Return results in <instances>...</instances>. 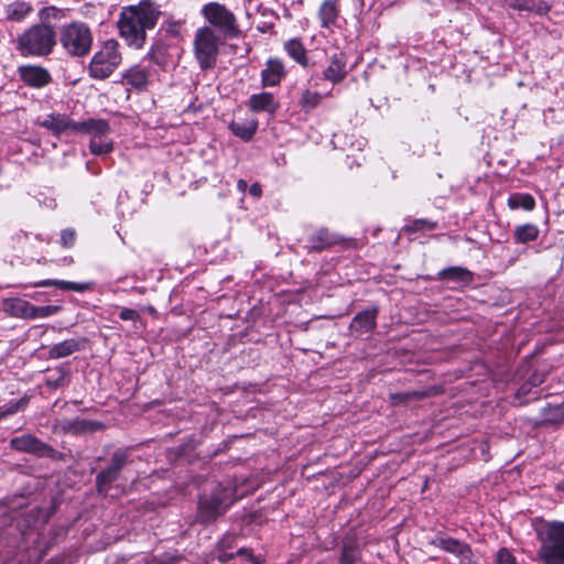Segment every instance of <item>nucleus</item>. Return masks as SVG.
<instances>
[{
    "label": "nucleus",
    "mask_w": 564,
    "mask_h": 564,
    "mask_svg": "<svg viewBox=\"0 0 564 564\" xmlns=\"http://www.w3.org/2000/svg\"><path fill=\"white\" fill-rule=\"evenodd\" d=\"M161 15V6L153 0H140L138 4L123 7L117 22L120 36L129 46L142 48L147 31L156 26Z\"/></svg>",
    "instance_id": "1"
},
{
    "label": "nucleus",
    "mask_w": 564,
    "mask_h": 564,
    "mask_svg": "<svg viewBox=\"0 0 564 564\" xmlns=\"http://www.w3.org/2000/svg\"><path fill=\"white\" fill-rule=\"evenodd\" d=\"M121 54L116 41H107L91 57L88 74L91 78L104 80L112 75L121 63Z\"/></svg>",
    "instance_id": "8"
},
{
    "label": "nucleus",
    "mask_w": 564,
    "mask_h": 564,
    "mask_svg": "<svg viewBox=\"0 0 564 564\" xmlns=\"http://www.w3.org/2000/svg\"><path fill=\"white\" fill-rule=\"evenodd\" d=\"M264 521L265 519L263 518L260 510L248 512L242 517V522L247 525H250L252 523L261 525Z\"/></svg>",
    "instance_id": "47"
},
{
    "label": "nucleus",
    "mask_w": 564,
    "mask_h": 564,
    "mask_svg": "<svg viewBox=\"0 0 564 564\" xmlns=\"http://www.w3.org/2000/svg\"><path fill=\"white\" fill-rule=\"evenodd\" d=\"M29 402H30V397L28 394H24L19 400L10 401L4 406L0 408V420L7 417L9 415L15 414L17 412H19L21 410H24L28 406Z\"/></svg>",
    "instance_id": "39"
},
{
    "label": "nucleus",
    "mask_w": 564,
    "mask_h": 564,
    "mask_svg": "<svg viewBox=\"0 0 564 564\" xmlns=\"http://www.w3.org/2000/svg\"><path fill=\"white\" fill-rule=\"evenodd\" d=\"M564 423V402L549 404L541 410V417L535 422L536 427L560 426Z\"/></svg>",
    "instance_id": "23"
},
{
    "label": "nucleus",
    "mask_w": 564,
    "mask_h": 564,
    "mask_svg": "<svg viewBox=\"0 0 564 564\" xmlns=\"http://www.w3.org/2000/svg\"><path fill=\"white\" fill-rule=\"evenodd\" d=\"M217 560L220 563H227L236 557V553L229 551H217Z\"/></svg>",
    "instance_id": "53"
},
{
    "label": "nucleus",
    "mask_w": 564,
    "mask_h": 564,
    "mask_svg": "<svg viewBox=\"0 0 564 564\" xmlns=\"http://www.w3.org/2000/svg\"><path fill=\"white\" fill-rule=\"evenodd\" d=\"M273 26H274V24H273V23H270V24L264 23V25H263V26H261V28H258V30H259L260 32H262V33H265L268 30L273 29Z\"/></svg>",
    "instance_id": "56"
},
{
    "label": "nucleus",
    "mask_w": 564,
    "mask_h": 564,
    "mask_svg": "<svg viewBox=\"0 0 564 564\" xmlns=\"http://www.w3.org/2000/svg\"><path fill=\"white\" fill-rule=\"evenodd\" d=\"M10 448L15 452L33 455L37 458H50L55 462L64 460L63 453L32 434H23L11 438Z\"/></svg>",
    "instance_id": "11"
},
{
    "label": "nucleus",
    "mask_w": 564,
    "mask_h": 564,
    "mask_svg": "<svg viewBox=\"0 0 564 564\" xmlns=\"http://www.w3.org/2000/svg\"><path fill=\"white\" fill-rule=\"evenodd\" d=\"M74 133L87 134L90 138L107 137L111 132L108 120L102 118H88L83 121H74Z\"/></svg>",
    "instance_id": "18"
},
{
    "label": "nucleus",
    "mask_w": 564,
    "mask_h": 564,
    "mask_svg": "<svg viewBox=\"0 0 564 564\" xmlns=\"http://www.w3.org/2000/svg\"><path fill=\"white\" fill-rule=\"evenodd\" d=\"M106 429V425L100 421L87 420V419H74L66 423L64 426L65 432L80 435L86 433H95L97 431H102Z\"/></svg>",
    "instance_id": "27"
},
{
    "label": "nucleus",
    "mask_w": 564,
    "mask_h": 564,
    "mask_svg": "<svg viewBox=\"0 0 564 564\" xmlns=\"http://www.w3.org/2000/svg\"><path fill=\"white\" fill-rule=\"evenodd\" d=\"M514 10L535 12L540 15L546 14L550 11V6L544 1L521 0V4H514Z\"/></svg>",
    "instance_id": "40"
},
{
    "label": "nucleus",
    "mask_w": 564,
    "mask_h": 564,
    "mask_svg": "<svg viewBox=\"0 0 564 564\" xmlns=\"http://www.w3.org/2000/svg\"><path fill=\"white\" fill-rule=\"evenodd\" d=\"M506 2L512 9H514V4H521V0H506Z\"/></svg>",
    "instance_id": "57"
},
{
    "label": "nucleus",
    "mask_w": 564,
    "mask_h": 564,
    "mask_svg": "<svg viewBox=\"0 0 564 564\" xmlns=\"http://www.w3.org/2000/svg\"><path fill=\"white\" fill-rule=\"evenodd\" d=\"M361 558V550L354 535H346L343 539L338 564H356Z\"/></svg>",
    "instance_id": "26"
},
{
    "label": "nucleus",
    "mask_w": 564,
    "mask_h": 564,
    "mask_svg": "<svg viewBox=\"0 0 564 564\" xmlns=\"http://www.w3.org/2000/svg\"><path fill=\"white\" fill-rule=\"evenodd\" d=\"M288 76V69L283 59L270 57L261 70L260 78L262 87H275Z\"/></svg>",
    "instance_id": "16"
},
{
    "label": "nucleus",
    "mask_w": 564,
    "mask_h": 564,
    "mask_svg": "<svg viewBox=\"0 0 564 564\" xmlns=\"http://www.w3.org/2000/svg\"><path fill=\"white\" fill-rule=\"evenodd\" d=\"M323 100V95L316 90L304 89L299 98V106L304 113L314 111Z\"/></svg>",
    "instance_id": "34"
},
{
    "label": "nucleus",
    "mask_w": 564,
    "mask_h": 564,
    "mask_svg": "<svg viewBox=\"0 0 564 564\" xmlns=\"http://www.w3.org/2000/svg\"><path fill=\"white\" fill-rule=\"evenodd\" d=\"M122 78L127 85L139 91L145 90L149 85V72L139 65L127 69L123 73Z\"/></svg>",
    "instance_id": "29"
},
{
    "label": "nucleus",
    "mask_w": 564,
    "mask_h": 564,
    "mask_svg": "<svg viewBox=\"0 0 564 564\" xmlns=\"http://www.w3.org/2000/svg\"><path fill=\"white\" fill-rule=\"evenodd\" d=\"M237 188H238V191H240V192H246V191H247V188H248V183H247V181H245V180H242V178L238 180V182H237Z\"/></svg>",
    "instance_id": "55"
},
{
    "label": "nucleus",
    "mask_w": 564,
    "mask_h": 564,
    "mask_svg": "<svg viewBox=\"0 0 564 564\" xmlns=\"http://www.w3.org/2000/svg\"><path fill=\"white\" fill-rule=\"evenodd\" d=\"M430 544L455 555L459 558L460 564H478L474 561V552L470 544L448 536L444 532H437L430 541Z\"/></svg>",
    "instance_id": "12"
},
{
    "label": "nucleus",
    "mask_w": 564,
    "mask_h": 564,
    "mask_svg": "<svg viewBox=\"0 0 564 564\" xmlns=\"http://www.w3.org/2000/svg\"><path fill=\"white\" fill-rule=\"evenodd\" d=\"M18 75L25 86L35 89H41L52 83V75L41 65H21L18 67Z\"/></svg>",
    "instance_id": "13"
},
{
    "label": "nucleus",
    "mask_w": 564,
    "mask_h": 564,
    "mask_svg": "<svg viewBox=\"0 0 564 564\" xmlns=\"http://www.w3.org/2000/svg\"><path fill=\"white\" fill-rule=\"evenodd\" d=\"M23 313L30 318H44L56 314L61 307L55 305L35 306L25 301H19Z\"/></svg>",
    "instance_id": "33"
},
{
    "label": "nucleus",
    "mask_w": 564,
    "mask_h": 564,
    "mask_svg": "<svg viewBox=\"0 0 564 564\" xmlns=\"http://www.w3.org/2000/svg\"><path fill=\"white\" fill-rule=\"evenodd\" d=\"M445 392V388L442 384L431 386L423 390L395 392L390 394V401L393 405H404L411 401H420L431 397L441 395Z\"/></svg>",
    "instance_id": "17"
},
{
    "label": "nucleus",
    "mask_w": 564,
    "mask_h": 564,
    "mask_svg": "<svg viewBox=\"0 0 564 564\" xmlns=\"http://www.w3.org/2000/svg\"><path fill=\"white\" fill-rule=\"evenodd\" d=\"M119 318L122 319V321H139L141 319V316L140 314L133 310V308H128V307H123L120 313H119Z\"/></svg>",
    "instance_id": "50"
},
{
    "label": "nucleus",
    "mask_w": 564,
    "mask_h": 564,
    "mask_svg": "<svg viewBox=\"0 0 564 564\" xmlns=\"http://www.w3.org/2000/svg\"><path fill=\"white\" fill-rule=\"evenodd\" d=\"M283 50L286 53V55L297 63L303 68L311 67V62L308 57V51L305 47L302 39L300 37H292L284 42Z\"/></svg>",
    "instance_id": "21"
},
{
    "label": "nucleus",
    "mask_w": 564,
    "mask_h": 564,
    "mask_svg": "<svg viewBox=\"0 0 564 564\" xmlns=\"http://www.w3.org/2000/svg\"><path fill=\"white\" fill-rule=\"evenodd\" d=\"M451 3H454V4H459L462 3L464 0H448Z\"/></svg>",
    "instance_id": "59"
},
{
    "label": "nucleus",
    "mask_w": 564,
    "mask_h": 564,
    "mask_svg": "<svg viewBox=\"0 0 564 564\" xmlns=\"http://www.w3.org/2000/svg\"><path fill=\"white\" fill-rule=\"evenodd\" d=\"M337 246L351 248L356 246V241L345 238L327 227L311 228L305 236L304 248L308 254L322 253Z\"/></svg>",
    "instance_id": "9"
},
{
    "label": "nucleus",
    "mask_w": 564,
    "mask_h": 564,
    "mask_svg": "<svg viewBox=\"0 0 564 564\" xmlns=\"http://www.w3.org/2000/svg\"><path fill=\"white\" fill-rule=\"evenodd\" d=\"M507 205L510 209L522 208L531 212L535 208V199L529 193H513L509 195Z\"/></svg>",
    "instance_id": "37"
},
{
    "label": "nucleus",
    "mask_w": 564,
    "mask_h": 564,
    "mask_svg": "<svg viewBox=\"0 0 564 564\" xmlns=\"http://www.w3.org/2000/svg\"><path fill=\"white\" fill-rule=\"evenodd\" d=\"M249 194L256 198H260L262 196V187L260 183L256 182L249 187Z\"/></svg>",
    "instance_id": "54"
},
{
    "label": "nucleus",
    "mask_w": 564,
    "mask_h": 564,
    "mask_svg": "<svg viewBox=\"0 0 564 564\" xmlns=\"http://www.w3.org/2000/svg\"><path fill=\"white\" fill-rule=\"evenodd\" d=\"M178 560V556H166L165 558L144 557L143 564H175Z\"/></svg>",
    "instance_id": "51"
},
{
    "label": "nucleus",
    "mask_w": 564,
    "mask_h": 564,
    "mask_svg": "<svg viewBox=\"0 0 564 564\" xmlns=\"http://www.w3.org/2000/svg\"><path fill=\"white\" fill-rule=\"evenodd\" d=\"M555 488L564 494V478L555 485Z\"/></svg>",
    "instance_id": "58"
},
{
    "label": "nucleus",
    "mask_w": 564,
    "mask_h": 564,
    "mask_svg": "<svg viewBox=\"0 0 564 564\" xmlns=\"http://www.w3.org/2000/svg\"><path fill=\"white\" fill-rule=\"evenodd\" d=\"M77 239L76 230L73 228H65L61 231L59 243L65 249H70L75 246Z\"/></svg>",
    "instance_id": "44"
},
{
    "label": "nucleus",
    "mask_w": 564,
    "mask_h": 564,
    "mask_svg": "<svg viewBox=\"0 0 564 564\" xmlns=\"http://www.w3.org/2000/svg\"><path fill=\"white\" fill-rule=\"evenodd\" d=\"M194 54L202 70L213 69L219 54V37L209 26L199 28L194 37Z\"/></svg>",
    "instance_id": "7"
},
{
    "label": "nucleus",
    "mask_w": 564,
    "mask_h": 564,
    "mask_svg": "<svg viewBox=\"0 0 564 564\" xmlns=\"http://www.w3.org/2000/svg\"><path fill=\"white\" fill-rule=\"evenodd\" d=\"M33 12V6L23 0H17L6 7V19L9 22H22Z\"/></svg>",
    "instance_id": "31"
},
{
    "label": "nucleus",
    "mask_w": 564,
    "mask_h": 564,
    "mask_svg": "<svg viewBox=\"0 0 564 564\" xmlns=\"http://www.w3.org/2000/svg\"><path fill=\"white\" fill-rule=\"evenodd\" d=\"M238 500L237 489L230 485L217 484L209 494L199 496L197 519L202 524H210L223 517Z\"/></svg>",
    "instance_id": "2"
},
{
    "label": "nucleus",
    "mask_w": 564,
    "mask_h": 564,
    "mask_svg": "<svg viewBox=\"0 0 564 564\" xmlns=\"http://www.w3.org/2000/svg\"><path fill=\"white\" fill-rule=\"evenodd\" d=\"M496 564H518L517 557L508 547H500L495 556Z\"/></svg>",
    "instance_id": "43"
},
{
    "label": "nucleus",
    "mask_w": 564,
    "mask_h": 564,
    "mask_svg": "<svg viewBox=\"0 0 564 564\" xmlns=\"http://www.w3.org/2000/svg\"><path fill=\"white\" fill-rule=\"evenodd\" d=\"M67 10L54 6L44 7L39 11V22L41 26L48 31H56L59 23L66 18Z\"/></svg>",
    "instance_id": "22"
},
{
    "label": "nucleus",
    "mask_w": 564,
    "mask_h": 564,
    "mask_svg": "<svg viewBox=\"0 0 564 564\" xmlns=\"http://www.w3.org/2000/svg\"><path fill=\"white\" fill-rule=\"evenodd\" d=\"M37 288H48V286H55L63 291H74L78 293H84L88 290H90L94 286L93 282H69L64 280H42L39 282H35L33 284Z\"/></svg>",
    "instance_id": "30"
},
{
    "label": "nucleus",
    "mask_w": 564,
    "mask_h": 564,
    "mask_svg": "<svg viewBox=\"0 0 564 564\" xmlns=\"http://www.w3.org/2000/svg\"><path fill=\"white\" fill-rule=\"evenodd\" d=\"M89 151L94 155H105L113 151V141L107 137L90 138Z\"/></svg>",
    "instance_id": "38"
},
{
    "label": "nucleus",
    "mask_w": 564,
    "mask_h": 564,
    "mask_svg": "<svg viewBox=\"0 0 564 564\" xmlns=\"http://www.w3.org/2000/svg\"><path fill=\"white\" fill-rule=\"evenodd\" d=\"M549 372L546 370H534L528 380L531 382V386H534V388L540 387L542 383L545 382L547 378Z\"/></svg>",
    "instance_id": "48"
},
{
    "label": "nucleus",
    "mask_w": 564,
    "mask_h": 564,
    "mask_svg": "<svg viewBox=\"0 0 564 564\" xmlns=\"http://www.w3.org/2000/svg\"><path fill=\"white\" fill-rule=\"evenodd\" d=\"M379 312L378 306L358 312L349 324L350 334L359 337L373 332L377 327Z\"/></svg>",
    "instance_id": "15"
},
{
    "label": "nucleus",
    "mask_w": 564,
    "mask_h": 564,
    "mask_svg": "<svg viewBox=\"0 0 564 564\" xmlns=\"http://www.w3.org/2000/svg\"><path fill=\"white\" fill-rule=\"evenodd\" d=\"M37 124L51 131L53 135L59 137L67 130L73 132L74 120L65 113H50Z\"/></svg>",
    "instance_id": "20"
},
{
    "label": "nucleus",
    "mask_w": 564,
    "mask_h": 564,
    "mask_svg": "<svg viewBox=\"0 0 564 564\" xmlns=\"http://www.w3.org/2000/svg\"><path fill=\"white\" fill-rule=\"evenodd\" d=\"M90 28L82 21H74L61 26L58 40L65 52L72 57H85L93 46Z\"/></svg>",
    "instance_id": "4"
},
{
    "label": "nucleus",
    "mask_w": 564,
    "mask_h": 564,
    "mask_svg": "<svg viewBox=\"0 0 564 564\" xmlns=\"http://www.w3.org/2000/svg\"><path fill=\"white\" fill-rule=\"evenodd\" d=\"M436 279L438 281L453 282L459 286H469L475 278L474 272L467 268L455 265L447 267L438 271Z\"/></svg>",
    "instance_id": "19"
},
{
    "label": "nucleus",
    "mask_w": 564,
    "mask_h": 564,
    "mask_svg": "<svg viewBox=\"0 0 564 564\" xmlns=\"http://www.w3.org/2000/svg\"><path fill=\"white\" fill-rule=\"evenodd\" d=\"M259 122L257 119L245 121H231L229 130L231 133L245 142L251 141L258 130Z\"/></svg>",
    "instance_id": "32"
},
{
    "label": "nucleus",
    "mask_w": 564,
    "mask_h": 564,
    "mask_svg": "<svg viewBox=\"0 0 564 564\" xmlns=\"http://www.w3.org/2000/svg\"><path fill=\"white\" fill-rule=\"evenodd\" d=\"M533 388L534 386H531V382L527 379L517 390L516 399L521 400L528 397L532 392Z\"/></svg>",
    "instance_id": "52"
},
{
    "label": "nucleus",
    "mask_w": 564,
    "mask_h": 564,
    "mask_svg": "<svg viewBox=\"0 0 564 564\" xmlns=\"http://www.w3.org/2000/svg\"><path fill=\"white\" fill-rule=\"evenodd\" d=\"M159 32H164L165 34L177 37L180 36V23L174 20H165L160 28Z\"/></svg>",
    "instance_id": "46"
},
{
    "label": "nucleus",
    "mask_w": 564,
    "mask_h": 564,
    "mask_svg": "<svg viewBox=\"0 0 564 564\" xmlns=\"http://www.w3.org/2000/svg\"><path fill=\"white\" fill-rule=\"evenodd\" d=\"M347 62V54L344 51L337 48L328 57V65L323 70V78L333 85H338L344 82L348 75Z\"/></svg>",
    "instance_id": "14"
},
{
    "label": "nucleus",
    "mask_w": 564,
    "mask_h": 564,
    "mask_svg": "<svg viewBox=\"0 0 564 564\" xmlns=\"http://www.w3.org/2000/svg\"><path fill=\"white\" fill-rule=\"evenodd\" d=\"M438 228V221L427 219V218H415L406 223L402 231L405 235H413L416 232L424 234L426 231H432Z\"/></svg>",
    "instance_id": "35"
},
{
    "label": "nucleus",
    "mask_w": 564,
    "mask_h": 564,
    "mask_svg": "<svg viewBox=\"0 0 564 564\" xmlns=\"http://www.w3.org/2000/svg\"><path fill=\"white\" fill-rule=\"evenodd\" d=\"M340 14L339 0H324L318 9V19L321 26L329 29L337 24Z\"/></svg>",
    "instance_id": "25"
},
{
    "label": "nucleus",
    "mask_w": 564,
    "mask_h": 564,
    "mask_svg": "<svg viewBox=\"0 0 564 564\" xmlns=\"http://www.w3.org/2000/svg\"><path fill=\"white\" fill-rule=\"evenodd\" d=\"M236 556L246 557L252 564H261L262 562L253 554L252 549L240 547L236 552Z\"/></svg>",
    "instance_id": "49"
},
{
    "label": "nucleus",
    "mask_w": 564,
    "mask_h": 564,
    "mask_svg": "<svg viewBox=\"0 0 564 564\" xmlns=\"http://www.w3.org/2000/svg\"><path fill=\"white\" fill-rule=\"evenodd\" d=\"M202 14L225 39L234 40L241 36V30L235 13L225 4L216 1L208 2L203 6Z\"/></svg>",
    "instance_id": "5"
},
{
    "label": "nucleus",
    "mask_w": 564,
    "mask_h": 564,
    "mask_svg": "<svg viewBox=\"0 0 564 564\" xmlns=\"http://www.w3.org/2000/svg\"><path fill=\"white\" fill-rule=\"evenodd\" d=\"M237 544V535L234 533H226L216 544V551H230Z\"/></svg>",
    "instance_id": "45"
},
{
    "label": "nucleus",
    "mask_w": 564,
    "mask_h": 564,
    "mask_svg": "<svg viewBox=\"0 0 564 564\" xmlns=\"http://www.w3.org/2000/svg\"><path fill=\"white\" fill-rule=\"evenodd\" d=\"M540 230L534 224H524L516 227L513 240L516 243H529L539 238Z\"/></svg>",
    "instance_id": "36"
},
{
    "label": "nucleus",
    "mask_w": 564,
    "mask_h": 564,
    "mask_svg": "<svg viewBox=\"0 0 564 564\" xmlns=\"http://www.w3.org/2000/svg\"><path fill=\"white\" fill-rule=\"evenodd\" d=\"M248 107L252 112L267 111L274 113L279 108V104L275 101L272 93L262 91L250 96Z\"/></svg>",
    "instance_id": "24"
},
{
    "label": "nucleus",
    "mask_w": 564,
    "mask_h": 564,
    "mask_svg": "<svg viewBox=\"0 0 564 564\" xmlns=\"http://www.w3.org/2000/svg\"><path fill=\"white\" fill-rule=\"evenodd\" d=\"M129 463L130 454L127 449L115 451L110 457L109 464L96 476V492L99 496L106 497L111 489V485L119 479L122 470Z\"/></svg>",
    "instance_id": "10"
},
{
    "label": "nucleus",
    "mask_w": 564,
    "mask_h": 564,
    "mask_svg": "<svg viewBox=\"0 0 564 564\" xmlns=\"http://www.w3.org/2000/svg\"><path fill=\"white\" fill-rule=\"evenodd\" d=\"M544 535V543L538 551L539 560L544 564H564V522H547Z\"/></svg>",
    "instance_id": "6"
},
{
    "label": "nucleus",
    "mask_w": 564,
    "mask_h": 564,
    "mask_svg": "<svg viewBox=\"0 0 564 564\" xmlns=\"http://www.w3.org/2000/svg\"><path fill=\"white\" fill-rule=\"evenodd\" d=\"M166 45L161 41H155L150 47L147 57L156 65H162L165 62Z\"/></svg>",
    "instance_id": "41"
},
{
    "label": "nucleus",
    "mask_w": 564,
    "mask_h": 564,
    "mask_svg": "<svg viewBox=\"0 0 564 564\" xmlns=\"http://www.w3.org/2000/svg\"><path fill=\"white\" fill-rule=\"evenodd\" d=\"M57 376H48L45 379V384L51 390H56L65 384L66 376L68 375V371L63 368L58 367L56 368Z\"/></svg>",
    "instance_id": "42"
},
{
    "label": "nucleus",
    "mask_w": 564,
    "mask_h": 564,
    "mask_svg": "<svg viewBox=\"0 0 564 564\" xmlns=\"http://www.w3.org/2000/svg\"><path fill=\"white\" fill-rule=\"evenodd\" d=\"M56 43V31H48L35 23L18 36L15 50L24 57H44L53 53Z\"/></svg>",
    "instance_id": "3"
},
{
    "label": "nucleus",
    "mask_w": 564,
    "mask_h": 564,
    "mask_svg": "<svg viewBox=\"0 0 564 564\" xmlns=\"http://www.w3.org/2000/svg\"><path fill=\"white\" fill-rule=\"evenodd\" d=\"M85 339L68 338L61 343L53 345L48 349L50 359H59L70 356L79 351L84 347Z\"/></svg>",
    "instance_id": "28"
}]
</instances>
